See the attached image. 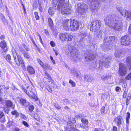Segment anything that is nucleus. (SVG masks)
Returning a JSON list of instances; mask_svg holds the SVG:
<instances>
[{"label": "nucleus", "instance_id": "1", "mask_svg": "<svg viewBox=\"0 0 131 131\" xmlns=\"http://www.w3.org/2000/svg\"><path fill=\"white\" fill-rule=\"evenodd\" d=\"M104 21L106 25L114 30L118 31H121L123 27L122 18L111 15L106 17Z\"/></svg>", "mask_w": 131, "mask_h": 131}, {"label": "nucleus", "instance_id": "2", "mask_svg": "<svg viewBox=\"0 0 131 131\" xmlns=\"http://www.w3.org/2000/svg\"><path fill=\"white\" fill-rule=\"evenodd\" d=\"M79 26V23L74 19L70 20L66 19L63 23V28L67 30L75 31L78 29Z\"/></svg>", "mask_w": 131, "mask_h": 131}, {"label": "nucleus", "instance_id": "3", "mask_svg": "<svg viewBox=\"0 0 131 131\" xmlns=\"http://www.w3.org/2000/svg\"><path fill=\"white\" fill-rule=\"evenodd\" d=\"M65 0H53V2L54 6L56 7L57 4V8L59 9H61V13L63 15H67L70 12V9L67 8L68 4H65Z\"/></svg>", "mask_w": 131, "mask_h": 131}, {"label": "nucleus", "instance_id": "4", "mask_svg": "<svg viewBox=\"0 0 131 131\" xmlns=\"http://www.w3.org/2000/svg\"><path fill=\"white\" fill-rule=\"evenodd\" d=\"M68 51L70 54V58L74 62L78 59V50L73 46H70L69 48Z\"/></svg>", "mask_w": 131, "mask_h": 131}, {"label": "nucleus", "instance_id": "5", "mask_svg": "<svg viewBox=\"0 0 131 131\" xmlns=\"http://www.w3.org/2000/svg\"><path fill=\"white\" fill-rule=\"evenodd\" d=\"M12 54L14 58L15 62L18 66L20 65L21 63L22 66H25L23 61L22 60L21 56L20 55H17L15 49L14 48L12 49Z\"/></svg>", "mask_w": 131, "mask_h": 131}, {"label": "nucleus", "instance_id": "6", "mask_svg": "<svg viewBox=\"0 0 131 131\" xmlns=\"http://www.w3.org/2000/svg\"><path fill=\"white\" fill-rule=\"evenodd\" d=\"M111 61V58L110 57L104 58L99 61V68L100 69L101 66L107 68L108 67L110 64Z\"/></svg>", "mask_w": 131, "mask_h": 131}, {"label": "nucleus", "instance_id": "7", "mask_svg": "<svg viewBox=\"0 0 131 131\" xmlns=\"http://www.w3.org/2000/svg\"><path fill=\"white\" fill-rule=\"evenodd\" d=\"M101 25V23L100 20H94L91 23V27L92 28V30L96 32L100 30Z\"/></svg>", "mask_w": 131, "mask_h": 131}, {"label": "nucleus", "instance_id": "8", "mask_svg": "<svg viewBox=\"0 0 131 131\" xmlns=\"http://www.w3.org/2000/svg\"><path fill=\"white\" fill-rule=\"evenodd\" d=\"M60 39L63 41H69L72 39L73 37L72 35L67 33H63L59 34Z\"/></svg>", "mask_w": 131, "mask_h": 131}, {"label": "nucleus", "instance_id": "9", "mask_svg": "<svg viewBox=\"0 0 131 131\" xmlns=\"http://www.w3.org/2000/svg\"><path fill=\"white\" fill-rule=\"evenodd\" d=\"M127 67L123 63H121L119 64V73L121 76H125L127 73Z\"/></svg>", "mask_w": 131, "mask_h": 131}, {"label": "nucleus", "instance_id": "10", "mask_svg": "<svg viewBox=\"0 0 131 131\" xmlns=\"http://www.w3.org/2000/svg\"><path fill=\"white\" fill-rule=\"evenodd\" d=\"M131 42V40L129 37L127 35L123 36L121 39V44L124 46H128Z\"/></svg>", "mask_w": 131, "mask_h": 131}, {"label": "nucleus", "instance_id": "11", "mask_svg": "<svg viewBox=\"0 0 131 131\" xmlns=\"http://www.w3.org/2000/svg\"><path fill=\"white\" fill-rule=\"evenodd\" d=\"M87 9L88 6L86 4H82L78 9L77 12L81 15H84Z\"/></svg>", "mask_w": 131, "mask_h": 131}, {"label": "nucleus", "instance_id": "12", "mask_svg": "<svg viewBox=\"0 0 131 131\" xmlns=\"http://www.w3.org/2000/svg\"><path fill=\"white\" fill-rule=\"evenodd\" d=\"M81 121L82 123L80 124V126L81 128L85 129L83 130V131H88L89 128L88 120L85 118H83L81 119Z\"/></svg>", "mask_w": 131, "mask_h": 131}, {"label": "nucleus", "instance_id": "13", "mask_svg": "<svg viewBox=\"0 0 131 131\" xmlns=\"http://www.w3.org/2000/svg\"><path fill=\"white\" fill-rule=\"evenodd\" d=\"M96 56L97 54L96 53H90L88 55L85 56V60L86 61H91L95 59Z\"/></svg>", "mask_w": 131, "mask_h": 131}, {"label": "nucleus", "instance_id": "14", "mask_svg": "<svg viewBox=\"0 0 131 131\" xmlns=\"http://www.w3.org/2000/svg\"><path fill=\"white\" fill-rule=\"evenodd\" d=\"M0 46L4 52H5L7 51L8 48L7 47L6 42L5 40H3L1 41Z\"/></svg>", "mask_w": 131, "mask_h": 131}, {"label": "nucleus", "instance_id": "15", "mask_svg": "<svg viewBox=\"0 0 131 131\" xmlns=\"http://www.w3.org/2000/svg\"><path fill=\"white\" fill-rule=\"evenodd\" d=\"M19 99L20 103L26 107L28 106L30 104L29 102L26 101L25 99L19 97Z\"/></svg>", "mask_w": 131, "mask_h": 131}, {"label": "nucleus", "instance_id": "16", "mask_svg": "<svg viewBox=\"0 0 131 131\" xmlns=\"http://www.w3.org/2000/svg\"><path fill=\"white\" fill-rule=\"evenodd\" d=\"M117 11L120 13L123 16H124L126 10L125 9H123L121 7H116Z\"/></svg>", "mask_w": 131, "mask_h": 131}, {"label": "nucleus", "instance_id": "17", "mask_svg": "<svg viewBox=\"0 0 131 131\" xmlns=\"http://www.w3.org/2000/svg\"><path fill=\"white\" fill-rule=\"evenodd\" d=\"M117 11L120 13L123 16H124L126 10L125 9H123L121 7H116Z\"/></svg>", "mask_w": 131, "mask_h": 131}, {"label": "nucleus", "instance_id": "18", "mask_svg": "<svg viewBox=\"0 0 131 131\" xmlns=\"http://www.w3.org/2000/svg\"><path fill=\"white\" fill-rule=\"evenodd\" d=\"M27 69L28 73L30 74H33L35 73V71L33 68L30 65L28 66Z\"/></svg>", "mask_w": 131, "mask_h": 131}, {"label": "nucleus", "instance_id": "19", "mask_svg": "<svg viewBox=\"0 0 131 131\" xmlns=\"http://www.w3.org/2000/svg\"><path fill=\"white\" fill-rule=\"evenodd\" d=\"M5 105L8 108L12 107L13 108L14 107V105L13 103L11 101L7 100H6L5 102Z\"/></svg>", "mask_w": 131, "mask_h": 131}, {"label": "nucleus", "instance_id": "20", "mask_svg": "<svg viewBox=\"0 0 131 131\" xmlns=\"http://www.w3.org/2000/svg\"><path fill=\"white\" fill-rule=\"evenodd\" d=\"M93 80V78L90 75H86L84 76V80L87 82H91Z\"/></svg>", "mask_w": 131, "mask_h": 131}, {"label": "nucleus", "instance_id": "21", "mask_svg": "<svg viewBox=\"0 0 131 131\" xmlns=\"http://www.w3.org/2000/svg\"><path fill=\"white\" fill-rule=\"evenodd\" d=\"M8 88H6L5 86L3 85H2L0 86V93L1 94L5 93L7 92Z\"/></svg>", "mask_w": 131, "mask_h": 131}, {"label": "nucleus", "instance_id": "22", "mask_svg": "<svg viewBox=\"0 0 131 131\" xmlns=\"http://www.w3.org/2000/svg\"><path fill=\"white\" fill-rule=\"evenodd\" d=\"M101 114L103 115L106 114L108 111L107 107L104 106H102L101 109Z\"/></svg>", "mask_w": 131, "mask_h": 131}, {"label": "nucleus", "instance_id": "23", "mask_svg": "<svg viewBox=\"0 0 131 131\" xmlns=\"http://www.w3.org/2000/svg\"><path fill=\"white\" fill-rule=\"evenodd\" d=\"M126 61L127 65L128 66L130 69H131V57L130 56L127 57Z\"/></svg>", "mask_w": 131, "mask_h": 131}, {"label": "nucleus", "instance_id": "24", "mask_svg": "<svg viewBox=\"0 0 131 131\" xmlns=\"http://www.w3.org/2000/svg\"><path fill=\"white\" fill-rule=\"evenodd\" d=\"M0 121L2 123H4L6 121L5 117L3 112H0Z\"/></svg>", "mask_w": 131, "mask_h": 131}, {"label": "nucleus", "instance_id": "25", "mask_svg": "<svg viewBox=\"0 0 131 131\" xmlns=\"http://www.w3.org/2000/svg\"><path fill=\"white\" fill-rule=\"evenodd\" d=\"M114 121L117 123V126H119L121 123V118L119 117H116L114 119Z\"/></svg>", "mask_w": 131, "mask_h": 131}, {"label": "nucleus", "instance_id": "26", "mask_svg": "<svg viewBox=\"0 0 131 131\" xmlns=\"http://www.w3.org/2000/svg\"><path fill=\"white\" fill-rule=\"evenodd\" d=\"M124 16L128 20L131 19V12H128L127 10Z\"/></svg>", "mask_w": 131, "mask_h": 131}, {"label": "nucleus", "instance_id": "27", "mask_svg": "<svg viewBox=\"0 0 131 131\" xmlns=\"http://www.w3.org/2000/svg\"><path fill=\"white\" fill-rule=\"evenodd\" d=\"M114 55L116 58H118L122 55V52L120 50H116L114 53Z\"/></svg>", "mask_w": 131, "mask_h": 131}, {"label": "nucleus", "instance_id": "28", "mask_svg": "<svg viewBox=\"0 0 131 131\" xmlns=\"http://www.w3.org/2000/svg\"><path fill=\"white\" fill-rule=\"evenodd\" d=\"M34 118L35 119L39 122H42V119L40 118L37 114H34Z\"/></svg>", "mask_w": 131, "mask_h": 131}, {"label": "nucleus", "instance_id": "29", "mask_svg": "<svg viewBox=\"0 0 131 131\" xmlns=\"http://www.w3.org/2000/svg\"><path fill=\"white\" fill-rule=\"evenodd\" d=\"M130 116V113L129 112H127L126 118V123H129V121Z\"/></svg>", "mask_w": 131, "mask_h": 131}, {"label": "nucleus", "instance_id": "30", "mask_svg": "<svg viewBox=\"0 0 131 131\" xmlns=\"http://www.w3.org/2000/svg\"><path fill=\"white\" fill-rule=\"evenodd\" d=\"M44 76H46L44 77V79H48L49 81L51 79V77L50 75L46 71L45 72V75Z\"/></svg>", "mask_w": 131, "mask_h": 131}, {"label": "nucleus", "instance_id": "31", "mask_svg": "<svg viewBox=\"0 0 131 131\" xmlns=\"http://www.w3.org/2000/svg\"><path fill=\"white\" fill-rule=\"evenodd\" d=\"M23 54L24 55V57L25 58L28 59H29L30 58V54L27 52H26L25 51H24L23 52Z\"/></svg>", "mask_w": 131, "mask_h": 131}, {"label": "nucleus", "instance_id": "32", "mask_svg": "<svg viewBox=\"0 0 131 131\" xmlns=\"http://www.w3.org/2000/svg\"><path fill=\"white\" fill-rule=\"evenodd\" d=\"M44 67V68L43 69H48L50 70H52V67L48 64H45V66Z\"/></svg>", "mask_w": 131, "mask_h": 131}, {"label": "nucleus", "instance_id": "33", "mask_svg": "<svg viewBox=\"0 0 131 131\" xmlns=\"http://www.w3.org/2000/svg\"><path fill=\"white\" fill-rule=\"evenodd\" d=\"M6 60L10 63H12V62L10 61L11 60V56L9 54H7L5 58Z\"/></svg>", "mask_w": 131, "mask_h": 131}, {"label": "nucleus", "instance_id": "34", "mask_svg": "<svg viewBox=\"0 0 131 131\" xmlns=\"http://www.w3.org/2000/svg\"><path fill=\"white\" fill-rule=\"evenodd\" d=\"M102 31H100L96 33V36L99 38H101L102 37Z\"/></svg>", "mask_w": 131, "mask_h": 131}, {"label": "nucleus", "instance_id": "35", "mask_svg": "<svg viewBox=\"0 0 131 131\" xmlns=\"http://www.w3.org/2000/svg\"><path fill=\"white\" fill-rule=\"evenodd\" d=\"M110 44L113 43L115 40V37L114 36H110Z\"/></svg>", "mask_w": 131, "mask_h": 131}, {"label": "nucleus", "instance_id": "36", "mask_svg": "<svg viewBox=\"0 0 131 131\" xmlns=\"http://www.w3.org/2000/svg\"><path fill=\"white\" fill-rule=\"evenodd\" d=\"M37 60L41 67H42L43 69L44 68V67L45 66V64H44L43 62L40 59H37Z\"/></svg>", "mask_w": 131, "mask_h": 131}, {"label": "nucleus", "instance_id": "37", "mask_svg": "<svg viewBox=\"0 0 131 131\" xmlns=\"http://www.w3.org/2000/svg\"><path fill=\"white\" fill-rule=\"evenodd\" d=\"M11 113L12 115H15L16 117H18L19 115V113L17 112V111L15 110L12 111Z\"/></svg>", "mask_w": 131, "mask_h": 131}, {"label": "nucleus", "instance_id": "38", "mask_svg": "<svg viewBox=\"0 0 131 131\" xmlns=\"http://www.w3.org/2000/svg\"><path fill=\"white\" fill-rule=\"evenodd\" d=\"M48 20L49 26H52L53 25V23L52 19L49 18H48Z\"/></svg>", "mask_w": 131, "mask_h": 131}, {"label": "nucleus", "instance_id": "39", "mask_svg": "<svg viewBox=\"0 0 131 131\" xmlns=\"http://www.w3.org/2000/svg\"><path fill=\"white\" fill-rule=\"evenodd\" d=\"M110 37H105L104 39V42L105 43L108 42L110 44Z\"/></svg>", "mask_w": 131, "mask_h": 131}, {"label": "nucleus", "instance_id": "40", "mask_svg": "<svg viewBox=\"0 0 131 131\" xmlns=\"http://www.w3.org/2000/svg\"><path fill=\"white\" fill-rule=\"evenodd\" d=\"M34 108V107L33 105H30L28 109L29 112H32Z\"/></svg>", "mask_w": 131, "mask_h": 131}, {"label": "nucleus", "instance_id": "41", "mask_svg": "<svg viewBox=\"0 0 131 131\" xmlns=\"http://www.w3.org/2000/svg\"><path fill=\"white\" fill-rule=\"evenodd\" d=\"M71 72L72 73H73L74 75H76L77 77H78L79 75V74L75 70H72Z\"/></svg>", "mask_w": 131, "mask_h": 131}, {"label": "nucleus", "instance_id": "42", "mask_svg": "<svg viewBox=\"0 0 131 131\" xmlns=\"http://www.w3.org/2000/svg\"><path fill=\"white\" fill-rule=\"evenodd\" d=\"M109 77L107 76L102 75L101 76L102 79L104 80H108L109 78Z\"/></svg>", "mask_w": 131, "mask_h": 131}, {"label": "nucleus", "instance_id": "43", "mask_svg": "<svg viewBox=\"0 0 131 131\" xmlns=\"http://www.w3.org/2000/svg\"><path fill=\"white\" fill-rule=\"evenodd\" d=\"M2 19L3 22L4 24H8V21L5 19L4 16H3V17L2 18Z\"/></svg>", "mask_w": 131, "mask_h": 131}, {"label": "nucleus", "instance_id": "44", "mask_svg": "<svg viewBox=\"0 0 131 131\" xmlns=\"http://www.w3.org/2000/svg\"><path fill=\"white\" fill-rule=\"evenodd\" d=\"M69 83L71 84L72 87H75V82H74L71 80H70L69 81Z\"/></svg>", "mask_w": 131, "mask_h": 131}, {"label": "nucleus", "instance_id": "45", "mask_svg": "<svg viewBox=\"0 0 131 131\" xmlns=\"http://www.w3.org/2000/svg\"><path fill=\"white\" fill-rule=\"evenodd\" d=\"M125 79L127 80H131V72L126 76L125 77Z\"/></svg>", "mask_w": 131, "mask_h": 131}, {"label": "nucleus", "instance_id": "46", "mask_svg": "<svg viewBox=\"0 0 131 131\" xmlns=\"http://www.w3.org/2000/svg\"><path fill=\"white\" fill-rule=\"evenodd\" d=\"M21 88L25 93L30 96V95H29V92L27 91L25 89V88H24L22 86Z\"/></svg>", "mask_w": 131, "mask_h": 131}, {"label": "nucleus", "instance_id": "47", "mask_svg": "<svg viewBox=\"0 0 131 131\" xmlns=\"http://www.w3.org/2000/svg\"><path fill=\"white\" fill-rule=\"evenodd\" d=\"M34 14L35 15V18L36 20H38L39 19V16L38 15V13L37 12H35Z\"/></svg>", "mask_w": 131, "mask_h": 131}, {"label": "nucleus", "instance_id": "48", "mask_svg": "<svg viewBox=\"0 0 131 131\" xmlns=\"http://www.w3.org/2000/svg\"><path fill=\"white\" fill-rule=\"evenodd\" d=\"M63 102V104L64 105H66L69 104V100L66 99H64Z\"/></svg>", "mask_w": 131, "mask_h": 131}, {"label": "nucleus", "instance_id": "49", "mask_svg": "<svg viewBox=\"0 0 131 131\" xmlns=\"http://www.w3.org/2000/svg\"><path fill=\"white\" fill-rule=\"evenodd\" d=\"M12 131H22V130L21 129L18 127H16L13 129Z\"/></svg>", "mask_w": 131, "mask_h": 131}, {"label": "nucleus", "instance_id": "50", "mask_svg": "<svg viewBox=\"0 0 131 131\" xmlns=\"http://www.w3.org/2000/svg\"><path fill=\"white\" fill-rule=\"evenodd\" d=\"M54 105L55 107L57 109L59 110L61 108V107L59 106V105L57 103H55L54 104Z\"/></svg>", "mask_w": 131, "mask_h": 131}, {"label": "nucleus", "instance_id": "51", "mask_svg": "<svg viewBox=\"0 0 131 131\" xmlns=\"http://www.w3.org/2000/svg\"><path fill=\"white\" fill-rule=\"evenodd\" d=\"M121 90V88L120 87L117 86L115 88V91L117 92H120Z\"/></svg>", "mask_w": 131, "mask_h": 131}, {"label": "nucleus", "instance_id": "52", "mask_svg": "<svg viewBox=\"0 0 131 131\" xmlns=\"http://www.w3.org/2000/svg\"><path fill=\"white\" fill-rule=\"evenodd\" d=\"M94 131H104V130L103 129L97 128H95Z\"/></svg>", "mask_w": 131, "mask_h": 131}, {"label": "nucleus", "instance_id": "53", "mask_svg": "<svg viewBox=\"0 0 131 131\" xmlns=\"http://www.w3.org/2000/svg\"><path fill=\"white\" fill-rule=\"evenodd\" d=\"M31 96L33 99H35V100L37 101L38 100V99L37 98V96L35 94H34L32 96V95Z\"/></svg>", "mask_w": 131, "mask_h": 131}, {"label": "nucleus", "instance_id": "54", "mask_svg": "<svg viewBox=\"0 0 131 131\" xmlns=\"http://www.w3.org/2000/svg\"><path fill=\"white\" fill-rule=\"evenodd\" d=\"M50 44L51 46L53 47H54L56 46L55 43L53 41H51L50 42Z\"/></svg>", "mask_w": 131, "mask_h": 131}, {"label": "nucleus", "instance_id": "55", "mask_svg": "<svg viewBox=\"0 0 131 131\" xmlns=\"http://www.w3.org/2000/svg\"><path fill=\"white\" fill-rule=\"evenodd\" d=\"M131 99L130 97L129 96V100H128V98L127 97L126 99V105H127L129 104V103L128 102V101L130 100Z\"/></svg>", "mask_w": 131, "mask_h": 131}, {"label": "nucleus", "instance_id": "56", "mask_svg": "<svg viewBox=\"0 0 131 131\" xmlns=\"http://www.w3.org/2000/svg\"><path fill=\"white\" fill-rule=\"evenodd\" d=\"M50 58L51 60V61L54 64H55V63H56L55 62L54 60H53V57L51 56H50Z\"/></svg>", "mask_w": 131, "mask_h": 131}, {"label": "nucleus", "instance_id": "57", "mask_svg": "<svg viewBox=\"0 0 131 131\" xmlns=\"http://www.w3.org/2000/svg\"><path fill=\"white\" fill-rule=\"evenodd\" d=\"M23 124L25 126L27 127H28V124L25 121H24L23 122Z\"/></svg>", "mask_w": 131, "mask_h": 131}, {"label": "nucleus", "instance_id": "58", "mask_svg": "<svg viewBox=\"0 0 131 131\" xmlns=\"http://www.w3.org/2000/svg\"><path fill=\"white\" fill-rule=\"evenodd\" d=\"M113 131H117V127L115 126H113Z\"/></svg>", "mask_w": 131, "mask_h": 131}, {"label": "nucleus", "instance_id": "59", "mask_svg": "<svg viewBox=\"0 0 131 131\" xmlns=\"http://www.w3.org/2000/svg\"><path fill=\"white\" fill-rule=\"evenodd\" d=\"M52 8L50 7V8L48 12L49 14L50 15H52Z\"/></svg>", "mask_w": 131, "mask_h": 131}, {"label": "nucleus", "instance_id": "60", "mask_svg": "<svg viewBox=\"0 0 131 131\" xmlns=\"http://www.w3.org/2000/svg\"><path fill=\"white\" fill-rule=\"evenodd\" d=\"M81 33L82 35H83L85 37L88 36L86 32H82Z\"/></svg>", "mask_w": 131, "mask_h": 131}, {"label": "nucleus", "instance_id": "61", "mask_svg": "<svg viewBox=\"0 0 131 131\" xmlns=\"http://www.w3.org/2000/svg\"><path fill=\"white\" fill-rule=\"evenodd\" d=\"M12 124V122H9L7 124V126L9 127H10Z\"/></svg>", "mask_w": 131, "mask_h": 131}, {"label": "nucleus", "instance_id": "62", "mask_svg": "<svg viewBox=\"0 0 131 131\" xmlns=\"http://www.w3.org/2000/svg\"><path fill=\"white\" fill-rule=\"evenodd\" d=\"M20 117L22 118L25 119L26 118V117L23 114H21L20 115Z\"/></svg>", "mask_w": 131, "mask_h": 131}, {"label": "nucleus", "instance_id": "63", "mask_svg": "<svg viewBox=\"0 0 131 131\" xmlns=\"http://www.w3.org/2000/svg\"><path fill=\"white\" fill-rule=\"evenodd\" d=\"M67 125L69 126H71L73 124V123L70 122H69L67 123Z\"/></svg>", "mask_w": 131, "mask_h": 131}, {"label": "nucleus", "instance_id": "64", "mask_svg": "<svg viewBox=\"0 0 131 131\" xmlns=\"http://www.w3.org/2000/svg\"><path fill=\"white\" fill-rule=\"evenodd\" d=\"M4 101V99L2 98L1 96H0V102L2 103Z\"/></svg>", "mask_w": 131, "mask_h": 131}]
</instances>
